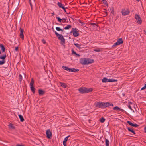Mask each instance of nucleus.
Listing matches in <instances>:
<instances>
[{"label": "nucleus", "instance_id": "f257e3e1", "mask_svg": "<svg viewBox=\"0 0 146 146\" xmlns=\"http://www.w3.org/2000/svg\"><path fill=\"white\" fill-rule=\"evenodd\" d=\"M92 88H91L88 89L85 87H80L78 89L79 92L82 94L89 93L92 91Z\"/></svg>", "mask_w": 146, "mask_h": 146}, {"label": "nucleus", "instance_id": "f03ea898", "mask_svg": "<svg viewBox=\"0 0 146 146\" xmlns=\"http://www.w3.org/2000/svg\"><path fill=\"white\" fill-rule=\"evenodd\" d=\"M53 32H54L55 34L58 37V39L60 40V43L62 44H63L65 43V40L63 36L61 34H58L57 32L54 30H53Z\"/></svg>", "mask_w": 146, "mask_h": 146}, {"label": "nucleus", "instance_id": "7ed1b4c3", "mask_svg": "<svg viewBox=\"0 0 146 146\" xmlns=\"http://www.w3.org/2000/svg\"><path fill=\"white\" fill-rule=\"evenodd\" d=\"M102 82L103 83H106L107 82H117V80H115L113 78L108 79L106 77H104L102 80Z\"/></svg>", "mask_w": 146, "mask_h": 146}, {"label": "nucleus", "instance_id": "20e7f679", "mask_svg": "<svg viewBox=\"0 0 146 146\" xmlns=\"http://www.w3.org/2000/svg\"><path fill=\"white\" fill-rule=\"evenodd\" d=\"M121 12L122 15L126 16L129 13L130 11L129 9L124 8L122 9Z\"/></svg>", "mask_w": 146, "mask_h": 146}, {"label": "nucleus", "instance_id": "39448f33", "mask_svg": "<svg viewBox=\"0 0 146 146\" xmlns=\"http://www.w3.org/2000/svg\"><path fill=\"white\" fill-rule=\"evenodd\" d=\"M77 29L76 28H72V30L70 33H72L73 36L75 37L78 36L79 35L78 32L77 31Z\"/></svg>", "mask_w": 146, "mask_h": 146}, {"label": "nucleus", "instance_id": "423d86ee", "mask_svg": "<svg viewBox=\"0 0 146 146\" xmlns=\"http://www.w3.org/2000/svg\"><path fill=\"white\" fill-rule=\"evenodd\" d=\"M135 18L136 20L137 23L139 24H141L142 20L140 16L138 14H136L135 15Z\"/></svg>", "mask_w": 146, "mask_h": 146}, {"label": "nucleus", "instance_id": "0eeeda50", "mask_svg": "<svg viewBox=\"0 0 146 146\" xmlns=\"http://www.w3.org/2000/svg\"><path fill=\"white\" fill-rule=\"evenodd\" d=\"M104 102H98L95 103V106L100 108H104Z\"/></svg>", "mask_w": 146, "mask_h": 146}, {"label": "nucleus", "instance_id": "6e6552de", "mask_svg": "<svg viewBox=\"0 0 146 146\" xmlns=\"http://www.w3.org/2000/svg\"><path fill=\"white\" fill-rule=\"evenodd\" d=\"M123 42L122 38H119L116 43H114L113 45L112 46V47H114L117 45L121 44H123Z\"/></svg>", "mask_w": 146, "mask_h": 146}, {"label": "nucleus", "instance_id": "1a4fd4ad", "mask_svg": "<svg viewBox=\"0 0 146 146\" xmlns=\"http://www.w3.org/2000/svg\"><path fill=\"white\" fill-rule=\"evenodd\" d=\"M79 62L82 65H88V58H81L80 59Z\"/></svg>", "mask_w": 146, "mask_h": 146}, {"label": "nucleus", "instance_id": "9d476101", "mask_svg": "<svg viewBox=\"0 0 146 146\" xmlns=\"http://www.w3.org/2000/svg\"><path fill=\"white\" fill-rule=\"evenodd\" d=\"M46 137L48 139H51L52 138V132L50 129H48L46 131Z\"/></svg>", "mask_w": 146, "mask_h": 146}, {"label": "nucleus", "instance_id": "9b49d317", "mask_svg": "<svg viewBox=\"0 0 146 146\" xmlns=\"http://www.w3.org/2000/svg\"><path fill=\"white\" fill-rule=\"evenodd\" d=\"M104 108L108 107L110 106H113V104L112 103L108 102H104Z\"/></svg>", "mask_w": 146, "mask_h": 146}, {"label": "nucleus", "instance_id": "f8f14e48", "mask_svg": "<svg viewBox=\"0 0 146 146\" xmlns=\"http://www.w3.org/2000/svg\"><path fill=\"white\" fill-rule=\"evenodd\" d=\"M20 36L22 40L24 39V35H23V30L22 29L21 27L20 28Z\"/></svg>", "mask_w": 146, "mask_h": 146}, {"label": "nucleus", "instance_id": "ddd939ff", "mask_svg": "<svg viewBox=\"0 0 146 146\" xmlns=\"http://www.w3.org/2000/svg\"><path fill=\"white\" fill-rule=\"evenodd\" d=\"M113 110H114L119 111L122 112H124L125 111L123 109L119 108L117 106L114 107L113 108Z\"/></svg>", "mask_w": 146, "mask_h": 146}, {"label": "nucleus", "instance_id": "4468645a", "mask_svg": "<svg viewBox=\"0 0 146 146\" xmlns=\"http://www.w3.org/2000/svg\"><path fill=\"white\" fill-rule=\"evenodd\" d=\"M62 68L64 69V70H67V71H68L69 72H71V70H72V68H70L68 67L65 66H63L62 67Z\"/></svg>", "mask_w": 146, "mask_h": 146}, {"label": "nucleus", "instance_id": "2eb2a0df", "mask_svg": "<svg viewBox=\"0 0 146 146\" xmlns=\"http://www.w3.org/2000/svg\"><path fill=\"white\" fill-rule=\"evenodd\" d=\"M38 93L39 95L43 96L45 93V92L44 91L42 90V89H40L38 90Z\"/></svg>", "mask_w": 146, "mask_h": 146}, {"label": "nucleus", "instance_id": "dca6fc26", "mask_svg": "<svg viewBox=\"0 0 146 146\" xmlns=\"http://www.w3.org/2000/svg\"><path fill=\"white\" fill-rule=\"evenodd\" d=\"M0 47L1 48V49L3 52H5V48L3 45L0 44Z\"/></svg>", "mask_w": 146, "mask_h": 146}, {"label": "nucleus", "instance_id": "f3484780", "mask_svg": "<svg viewBox=\"0 0 146 146\" xmlns=\"http://www.w3.org/2000/svg\"><path fill=\"white\" fill-rule=\"evenodd\" d=\"M94 62V60L93 59L88 58V65L93 63Z\"/></svg>", "mask_w": 146, "mask_h": 146}, {"label": "nucleus", "instance_id": "a211bd4d", "mask_svg": "<svg viewBox=\"0 0 146 146\" xmlns=\"http://www.w3.org/2000/svg\"><path fill=\"white\" fill-rule=\"evenodd\" d=\"M127 129L128 130L129 132H132V133H133L135 135L136 133H135V132L134 131V130L132 128L128 127Z\"/></svg>", "mask_w": 146, "mask_h": 146}, {"label": "nucleus", "instance_id": "6ab92c4d", "mask_svg": "<svg viewBox=\"0 0 146 146\" xmlns=\"http://www.w3.org/2000/svg\"><path fill=\"white\" fill-rule=\"evenodd\" d=\"M60 84L61 86L64 88H66L67 86L66 84L65 83L61 82H60Z\"/></svg>", "mask_w": 146, "mask_h": 146}, {"label": "nucleus", "instance_id": "aec40b11", "mask_svg": "<svg viewBox=\"0 0 146 146\" xmlns=\"http://www.w3.org/2000/svg\"><path fill=\"white\" fill-rule=\"evenodd\" d=\"M9 126L10 129H15V126L13 125V124L11 123H9Z\"/></svg>", "mask_w": 146, "mask_h": 146}, {"label": "nucleus", "instance_id": "412c9836", "mask_svg": "<svg viewBox=\"0 0 146 146\" xmlns=\"http://www.w3.org/2000/svg\"><path fill=\"white\" fill-rule=\"evenodd\" d=\"M70 135H68L64 139L63 141V144H66V142L68 140V139L70 137Z\"/></svg>", "mask_w": 146, "mask_h": 146}, {"label": "nucleus", "instance_id": "4be33fe9", "mask_svg": "<svg viewBox=\"0 0 146 146\" xmlns=\"http://www.w3.org/2000/svg\"><path fill=\"white\" fill-rule=\"evenodd\" d=\"M57 5L58 6L61 8H63L64 7V4H62L61 3L58 2L57 3Z\"/></svg>", "mask_w": 146, "mask_h": 146}, {"label": "nucleus", "instance_id": "5701e85b", "mask_svg": "<svg viewBox=\"0 0 146 146\" xmlns=\"http://www.w3.org/2000/svg\"><path fill=\"white\" fill-rule=\"evenodd\" d=\"M6 57V54H4L3 56L0 55V59H2V60H5V59Z\"/></svg>", "mask_w": 146, "mask_h": 146}, {"label": "nucleus", "instance_id": "b1692460", "mask_svg": "<svg viewBox=\"0 0 146 146\" xmlns=\"http://www.w3.org/2000/svg\"><path fill=\"white\" fill-rule=\"evenodd\" d=\"M18 116L21 121L22 122H23L24 120L23 117L20 114Z\"/></svg>", "mask_w": 146, "mask_h": 146}, {"label": "nucleus", "instance_id": "393cba45", "mask_svg": "<svg viewBox=\"0 0 146 146\" xmlns=\"http://www.w3.org/2000/svg\"><path fill=\"white\" fill-rule=\"evenodd\" d=\"M105 142L106 146H109V141L106 138H105Z\"/></svg>", "mask_w": 146, "mask_h": 146}, {"label": "nucleus", "instance_id": "a878e982", "mask_svg": "<svg viewBox=\"0 0 146 146\" xmlns=\"http://www.w3.org/2000/svg\"><path fill=\"white\" fill-rule=\"evenodd\" d=\"M30 88L33 94L35 93V88L33 86H30Z\"/></svg>", "mask_w": 146, "mask_h": 146}, {"label": "nucleus", "instance_id": "bb28decb", "mask_svg": "<svg viewBox=\"0 0 146 146\" xmlns=\"http://www.w3.org/2000/svg\"><path fill=\"white\" fill-rule=\"evenodd\" d=\"M74 44L76 46V47L78 48V49H80L81 48V45H80L79 44L74 43Z\"/></svg>", "mask_w": 146, "mask_h": 146}, {"label": "nucleus", "instance_id": "cd10ccee", "mask_svg": "<svg viewBox=\"0 0 146 146\" xmlns=\"http://www.w3.org/2000/svg\"><path fill=\"white\" fill-rule=\"evenodd\" d=\"M72 27L71 25H68L67 26L64 27V29L67 30L69 29Z\"/></svg>", "mask_w": 146, "mask_h": 146}, {"label": "nucleus", "instance_id": "c85d7f7f", "mask_svg": "<svg viewBox=\"0 0 146 146\" xmlns=\"http://www.w3.org/2000/svg\"><path fill=\"white\" fill-rule=\"evenodd\" d=\"M79 71V70L78 69H75L74 68H72L71 72H78Z\"/></svg>", "mask_w": 146, "mask_h": 146}, {"label": "nucleus", "instance_id": "c756f323", "mask_svg": "<svg viewBox=\"0 0 146 146\" xmlns=\"http://www.w3.org/2000/svg\"><path fill=\"white\" fill-rule=\"evenodd\" d=\"M90 25L93 27H96V26H97V25L94 23H90Z\"/></svg>", "mask_w": 146, "mask_h": 146}, {"label": "nucleus", "instance_id": "7c9ffc66", "mask_svg": "<svg viewBox=\"0 0 146 146\" xmlns=\"http://www.w3.org/2000/svg\"><path fill=\"white\" fill-rule=\"evenodd\" d=\"M105 121V119L103 117L101 118L100 120V122L102 123H104Z\"/></svg>", "mask_w": 146, "mask_h": 146}, {"label": "nucleus", "instance_id": "2f4dec72", "mask_svg": "<svg viewBox=\"0 0 146 146\" xmlns=\"http://www.w3.org/2000/svg\"><path fill=\"white\" fill-rule=\"evenodd\" d=\"M127 123L131 126L133 127L134 123H132L131 122L127 121Z\"/></svg>", "mask_w": 146, "mask_h": 146}, {"label": "nucleus", "instance_id": "473e14b6", "mask_svg": "<svg viewBox=\"0 0 146 146\" xmlns=\"http://www.w3.org/2000/svg\"><path fill=\"white\" fill-rule=\"evenodd\" d=\"M19 81L21 82L22 80V76L20 74H19Z\"/></svg>", "mask_w": 146, "mask_h": 146}, {"label": "nucleus", "instance_id": "72a5a7b5", "mask_svg": "<svg viewBox=\"0 0 146 146\" xmlns=\"http://www.w3.org/2000/svg\"><path fill=\"white\" fill-rule=\"evenodd\" d=\"M56 18L57 19V20L58 21L61 23L62 22V19H61L60 17H56Z\"/></svg>", "mask_w": 146, "mask_h": 146}, {"label": "nucleus", "instance_id": "f704fd0d", "mask_svg": "<svg viewBox=\"0 0 146 146\" xmlns=\"http://www.w3.org/2000/svg\"><path fill=\"white\" fill-rule=\"evenodd\" d=\"M34 83V81L33 80V79L32 78L31 80V82L30 84V86H33V84Z\"/></svg>", "mask_w": 146, "mask_h": 146}, {"label": "nucleus", "instance_id": "c9c22d12", "mask_svg": "<svg viewBox=\"0 0 146 146\" xmlns=\"http://www.w3.org/2000/svg\"><path fill=\"white\" fill-rule=\"evenodd\" d=\"M111 13L113 15L114 14V9L113 7H111L110 8Z\"/></svg>", "mask_w": 146, "mask_h": 146}, {"label": "nucleus", "instance_id": "e433bc0d", "mask_svg": "<svg viewBox=\"0 0 146 146\" xmlns=\"http://www.w3.org/2000/svg\"><path fill=\"white\" fill-rule=\"evenodd\" d=\"M5 62V60L0 61V65H2Z\"/></svg>", "mask_w": 146, "mask_h": 146}, {"label": "nucleus", "instance_id": "4c0bfd02", "mask_svg": "<svg viewBox=\"0 0 146 146\" xmlns=\"http://www.w3.org/2000/svg\"><path fill=\"white\" fill-rule=\"evenodd\" d=\"M104 4L108 6V4L106 1L105 0H102Z\"/></svg>", "mask_w": 146, "mask_h": 146}, {"label": "nucleus", "instance_id": "58836bf2", "mask_svg": "<svg viewBox=\"0 0 146 146\" xmlns=\"http://www.w3.org/2000/svg\"><path fill=\"white\" fill-rule=\"evenodd\" d=\"M62 23H65L66 22V20L67 19V18H63L62 19Z\"/></svg>", "mask_w": 146, "mask_h": 146}, {"label": "nucleus", "instance_id": "ea45409f", "mask_svg": "<svg viewBox=\"0 0 146 146\" xmlns=\"http://www.w3.org/2000/svg\"><path fill=\"white\" fill-rule=\"evenodd\" d=\"M72 54H74L75 55H76V52H75L73 49H72Z\"/></svg>", "mask_w": 146, "mask_h": 146}, {"label": "nucleus", "instance_id": "a19ab883", "mask_svg": "<svg viewBox=\"0 0 146 146\" xmlns=\"http://www.w3.org/2000/svg\"><path fill=\"white\" fill-rule=\"evenodd\" d=\"M146 88V84H145V85L141 89V90H143Z\"/></svg>", "mask_w": 146, "mask_h": 146}, {"label": "nucleus", "instance_id": "79ce46f5", "mask_svg": "<svg viewBox=\"0 0 146 146\" xmlns=\"http://www.w3.org/2000/svg\"><path fill=\"white\" fill-rule=\"evenodd\" d=\"M56 30L58 31H60L61 30V28L60 27H56Z\"/></svg>", "mask_w": 146, "mask_h": 146}, {"label": "nucleus", "instance_id": "37998d69", "mask_svg": "<svg viewBox=\"0 0 146 146\" xmlns=\"http://www.w3.org/2000/svg\"><path fill=\"white\" fill-rule=\"evenodd\" d=\"M41 41L44 44H45L46 43V41L44 39H42L41 40Z\"/></svg>", "mask_w": 146, "mask_h": 146}, {"label": "nucleus", "instance_id": "c03bdc74", "mask_svg": "<svg viewBox=\"0 0 146 146\" xmlns=\"http://www.w3.org/2000/svg\"><path fill=\"white\" fill-rule=\"evenodd\" d=\"M94 51L96 52H100L101 51V50L99 49H94Z\"/></svg>", "mask_w": 146, "mask_h": 146}, {"label": "nucleus", "instance_id": "a18cd8bd", "mask_svg": "<svg viewBox=\"0 0 146 146\" xmlns=\"http://www.w3.org/2000/svg\"><path fill=\"white\" fill-rule=\"evenodd\" d=\"M139 125L136 124V123H135V124H133V127H138V126H139Z\"/></svg>", "mask_w": 146, "mask_h": 146}, {"label": "nucleus", "instance_id": "49530a36", "mask_svg": "<svg viewBox=\"0 0 146 146\" xmlns=\"http://www.w3.org/2000/svg\"><path fill=\"white\" fill-rule=\"evenodd\" d=\"M128 108L131 110L132 111H133L134 112V111L133 110H132V108H131V107L130 105H129L128 106Z\"/></svg>", "mask_w": 146, "mask_h": 146}, {"label": "nucleus", "instance_id": "de8ad7c7", "mask_svg": "<svg viewBox=\"0 0 146 146\" xmlns=\"http://www.w3.org/2000/svg\"><path fill=\"white\" fill-rule=\"evenodd\" d=\"M79 22L82 25H84L85 24L83 22L81 21L80 20L79 21Z\"/></svg>", "mask_w": 146, "mask_h": 146}, {"label": "nucleus", "instance_id": "09e8293b", "mask_svg": "<svg viewBox=\"0 0 146 146\" xmlns=\"http://www.w3.org/2000/svg\"><path fill=\"white\" fill-rule=\"evenodd\" d=\"M15 50L16 51H18V47H15Z\"/></svg>", "mask_w": 146, "mask_h": 146}, {"label": "nucleus", "instance_id": "8fccbe9b", "mask_svg": "<svg viewBox=\"0 0 146 146\" xmlns=\"http://www.w3.org/2000/svg\"><path fill=\"white\" fill-rule=\"evenodd\" d=\"M75 55L77 56H78V57H79L80 56V54H77V53H76V54Z\"/></svg>", "mask_w": 146, "mask_h": 146}, {"label": "nucleus", "instance_id": "3c124183", "mask_svg": "<svg viewBox=\"0 0 146 146\" xmlns=\"http://www.w3.org/2000/svg\"><path fill=\"white\" fill-rule=\"evenodd\" d=\"M144 131L145 133H146V126L144 128Z\"/></svg>", "mask_w": 146, "mask_h": 146}, {"label": "nucleus", "instance_id": "603ef678", "mask_svg": "<svg viewBox=\"0 0 146 146\" xmlns=\"http://www.w3.org/2000/svg\"><path fill=\"white\" fill-rule=\"evenodd\" d=\"M62 9H63L65 12H66L65 8L64 7H63V8H62Z\"/></svg>", "mask_w": 146, "mask_h": 146}, {"label": "nucleus", "instance_id": "864d4df0", "mask_svg": "<svg viewBox=\"0 0 146 146\" xmlns=\"http://www.w3.org/2000/svg\"><path fill=\"white\" fill-rule=\"evenodd\" d=\"M128 104H132V102L130 101L128 102Z\"/></svg>", "mask_w": 146, "mask_h": 146}, {"label": "nucleus", "instance_id": "5fc2aeb1", "mask_svg": "<svg viewBox=\"0 0 146 146\" xmlns=\"http://www.w3.org/2000/svg\"><path fill=\"white\" fill-rule=\"evenodd\" d=\"M30 4L31 7V9H32V5L31 2H30Z\"/></svg>", "mask_w": 146, "mask_h": 146}, {"label": "nucleus", "instance_id": "6e6d98bb", "mask_svg": "<svg viewBox=\"0 0 146 146\" xmlns=\"http://www.w3.org/2000/svg\"><path fill=\"white\" fill-rule=\"evenodd\" d=\"M64 146H67L66 144H63Z\"/></svg>", "mask_w": 146, "mask_h": 146}, {"label": "nucleus", "instance_id": "4d7b16f0", "mask_svg": "<svg viewBox=\"0 0 146 146\" xmlns=\"http://www.w3.org/2000/svg\"><path fill=\"white\" fill-rule=\"evenodd\" d=\"M63 29H61V30H60V31H61L62 32H63Z\"/></svg>", "mask_w": 146, "mask_h": 146}, {"label": "nucleus", "instance_id": "13d9d810", "mask_svg": "<svg viewBox=\"0 0 146 146\" xmlns=\"http://www.w3.org/2000/svg\"><path fill=\"white\" fill-rule=\"evenodd\" d=\"M105 13L106 14V15H107V12L106 11L105 12Z\"/></svg>", "mask_w": 146, "mask_h": 146}, {"label": "nucleus", "instance_id": "bf43d9fd", "mask_svg": "<svg viewBox=\"0 0 146 146\" xmlns=\"http://www.w3.org/2000/svg\"><path fill=\"white\" fill-rule=\"evenodd\" d=\"M52 15H54V12H53V13H52Z\"/></svg>", "mask_w": 146, "mask_h": 146}, {"label": "nucleus", "instance_id": "052dcab7", "mask_svg": "<svg viewBox=\"0 0 146 146\" xmlns=\"http://www.w3.org/2000/svg\"><path fill=\"white\" fill-rule=\"evenodd\" d=\"M137 1L139 2L140 0H136Z\"/></svg>", "mask_w": 146, "mask_h": 146}, {"label": "nucleus", "instance_id": "680f3d73", "mask_svg": "<svg viewBox=\"0 0 146 146\" xmlns=\"http://www.w3.org/2000/svg\"><path fill=\"white\" fill-rule=\"evenodd\" d=\"M52 29L53 30H54V28H52Z\"/></svg>", "mask_w": 146, "mask_h": 146}]
</instances>
